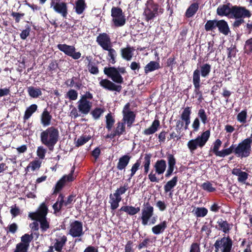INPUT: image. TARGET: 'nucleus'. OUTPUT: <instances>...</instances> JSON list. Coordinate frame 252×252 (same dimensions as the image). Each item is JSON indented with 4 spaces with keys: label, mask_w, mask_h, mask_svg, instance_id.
<instances>
[{
    "label": "nucleus",
    "mask_w": 252,
    "mask_h": 252,
    "mask_svg": "<svg viewBox=\"0 0 252 252\" xmlns=\"http://www.w3.org/2000/svg\"><path fill=\"white\" fill-rule=\"evenodd\" d=\"M104 73L112 81L108 79H102L99 82V85L106 91L120 93L122 90L121 84L124 83V78L117 68L115 67H106L104 68Z\"/></svg>",
    "instance_id": "obj_1"
},
{
    "label": "nucleus",
    "mask_w": 252,
    "mask_h": 252,
    "mask_svg": "<svg viewBox=\"0 0 252 252\" xmlns=\"http://www.w3.org/2000/svg\"><path fill=\"white\" fill-rule=\"evenodd\" d=\"M59 131L53 126L48 127L40 133V141L48 149L53 151L59 138Z\"/></svg>",
    "instance_id": "obj_2"
},
{
    "label": "nucleus",
    "mask_w": 252,
    "mask_h": 252,
    "mask_svg": "<svg viewBox=\"0 0 252 252\" xmlns=\"http://www.w3.org/2000/svg\"><path fill=\"white\" fill-rule=\"evenodd\" d=\"M162 3V0H147L144 12L146 21L153 20L158 15L163 13L164 10Z\"/></svg>",
    "instance_id": "obj_3"
},
{
    "label": "nucleus",
    "mask_w": 252,
    "mask_h": 252,
    "mask_svg": "<svg viewBox=\"0 0 252 252\" xmlns=\"http://www.w3.org/2000/svg\"><path fill=\"white\" fill-rule=\"evenodd\" d=\"M210 136V130H207L202 133L201 135L196 138L189 141L187 146L191 153H193L198 147L202 148L208 141Z\"/></svg>",
    "instance_id": "obj_4"
},
{
    "label": "nucleus",
    "mask_w": 252,
    "mask_h": 252,
    "mask_svg": "<svg viewBox=\"0 0 252 252\" xmlns=\"http://www.w3.org/2000/svg\"><path fill=\"white\" fill-rule=\"evenodd\" d=\"M93 99V95L90 92H86L84 94L82 95L77 102L79 111L83 115H87L92 106V102L90 100Z\"/></svg>",
    "instance_id": "obj_5"
},
{
    "label": "nucleus",
    "mask_w": 252,
    "mask_h": 252,
    "mask_svg": "<svg viewBox=\"0 0 252 252\" xmlns=\"http://www.w3.org/2000/svg\"><path fill=\"white\" fill-rule=\"evenodd\" d=\"M166 162L164 159H160L157 160L154 165L155 172L154 173V171L152 170L148 175L149 180L153 183H158L160 180L157 177L156 174H163L166 171Z\"/></svg>",
    "instance_id": "obj_6"
},
{
    "label": "nucleus",
    "mask_w": 252,
    "mask_h": 252,
    "mask_svg": "<svg viewBox=\"0 0 252 252\" xmlns=\"http://www.w3.org/2000/svg\"><path fill=\"white\" fill-rule=\"evenodd\" d=\"M241 6L232 5L230 2L225 4L220 5L217 9V14L220 16H237L239 13Z\"/></svg>",
    "instance_id": "obj_7"
},
{
    "label": "nucleus",
    "mask_w": 252,
    "mask_h": 252,
    "mask_svg": "<svg viewBox=\"0 0 252 252\" xmlns=\"http://www.w3.org/2000/svg\"><path fill=\"white\" fill-rule=\"evenodd\" d=\"M239 10V13L237 16L235 17L234 15L231 16V18L235 19L232 24L234 29L239 28L242 24L245 23L244 18H249L252 15L251 11L244 6H241Z\"/></svg>",
    "instance_id": "obj_8"
},
{
    "label": "nucleus",
    "mask_w": 252,
    "mask_h": 252,
    "mask_svg": "<svg viewBox=\"0 0 252 252\" xmlns=\"http://www.w3.org/2000/svg\"><path fill=\"white\" fill-rule=\"evenodd\" d=\"M111 16L113 17L112 21L115 27H122L125 24V16L121 8L113 6L111 9Z\"/></svg>",
    "instance_id": "obj_9"
},
{
    "label": "nucleus",
    "mask_w": 252,
    "mask_h": 252,
    "mask_svg": "<svg viewBox=\"0 0 252 252\" xmlns=\"http://www.w3.org/2000/svg\"><path fill=\"white\" fill-rule=\"evenodd\" d=\"M130 104L128 102L124 106L122 111L123 118L122 120L129 128L131 127L132 125L134 122L136 118L135 114L134 112L130 110Z\"/></svg>",
    "instance_id": "obj_10"
},
{
    "label": "nucleus",
    "mask_w": 252,
    "mask_h": 252,
    "mask_svg": "<svg viewBox=\"0 0 252 252\" xmlns=\"http://www.w3.org/2000/svg\"><path fill=\"white\" fill-rule=\"evenodd\" d=\"M58 49L64 53L66 55L71 57L74 60H78L81 57L80 52H76L74 46L68 45L66 44H59L57 45Z\"/></svg>",
    "instance_id": "obj_11"
},
{
    "label": "nucleus",
    "mask_w": 252,
    "mask_h": 252,
    "mask_svg": "<svg viewBox=\"0 0 252 252\" xmlns=\"http://www.w3.org/2000/svg\"><path fill=\"white\" fill-rule=\"evenodd\" d=\"M50 6L57 13L60 14L63 17L66 18L68 14L67 3L61 0L51 1Z\"/></svg>",
    "instance_id": "obj_12"
},
{
    "label": "nucleus",
    "mask_w": 252,
    "mask_h": 252,
    "mask_svg": "<svg viewBox=\"0 0 252 252\" xmlns=\"http://www.w3.org/2000/svg\"><path fill=\"white\" fill-rule=\"evenodd\" d=\"M144 207L142 209L141 220L142 224L145 226L148 223L150 219L154 215V207L149 202L144 203Z\"/></svg>",
    "instance_id": "obj_13"
},
{
    "label": "nucleus",
    "mask_w": 252,
    "mask_h": 252,
    "mask_svg": "<svg viewBox=\"0 0 252 252\" xmlns=\"http://www.w3.org/2000/svg\"><path fill=\"white\" fill-rule=\"evenodd\" d=\"M211 70V65L207 63H204L200 66L199 69L197 68L193 72L192 79L201 81L200 75L203 77H207Z\"/></svg>",
    "instance_id": "obj_14"
},
{
    "label": "nucleus",
    "mask_w": 252,
    "mask_h": 252,
    "mask_svg": "<svg viewBox=\"0 0 252 252\" xmlns=\"http://www.w3.org/2000/svg\"><path fill=\"white\" fill-rule=\"evenodd\" d=\"M68 234L72 237H79L83 235V223L75 220L70 224Z\"/></svg>",
    "instance_id": "obj_15"
},
{
    "label": "nucleus",
    "mask_w": 252,
    "mask_h": 252,
    "mask_svg": "<svg viewBox=\"0 0 252 252\" xmlns=\"http://www.w3.org/2000/svg\"><path fill=\"white\" fill-rule=\"evenodd\" d=\"M74 169L72 170L70 173L68 175L63 176L56 183L53 194H57L59 192L64 186L66 182H72L74 180L73 176Z\"/></svg>",
    "instance_id": "obj_16"
},
{
    "label": "nucleus",
    "mask_w": 252,
    "mask_h": 252,
    "mask_svg": "<svg viewBox=\"0 0 252 252\" xmlns=\"http://www.w3.org/2000/svg\"><path fill=\"white\" fill-rule=\"evenodd\" d=\"M67 241V237L63 233H57L54 240V247L57 252H62V250L65 246Z\"/></svg>",
    "instance_id": "obj_17"
},
{
    "label": "nucleus",
    "mask_w": 252,
    "mask_h": 252,
    "mask_svg": "<svg viewBox=\"0 0 252 252\" xmlns=\"http://www.w3.org/2000/svg\"><path fill=\"white\" fill-rule=\"evenodd\" d=\"M48 209L45 202L42 203L35 212L30 213L29 217L32 220L38 219H44L46 218Z\"/></svg>",
    "instance_id": "obj_18"
},
{
    "label": "nucleus",
    "mask_w": 252,
    "mask_h": 252,
    "mask_svg": "<svg viewBox=\"0 0 252 252\" xmlns=\"http://www.w3.org/2000/svg\"><path fill=\"white\" fill-rule=\"evenodd\" d=\"M166 158L168 167L165 174V177L169 178L173 174L174 170L176 168V159L173 154L169 153H166Z\"/></svg>",
    "instance_id": "obj_19"
},
{
    "label": "nucleus",
    "mask_w": 252,
    "mask_h": 252,
    "mask_svg": "<svg viewBox=\"0 0 252 252\" xmlns=\"http://www.w3.org/2000/svg\"><path fill=\"white\" fill-rule=\"evenodd\" d=\"M96 41L103 50L112 46L110 37L105 32L99 34L96 37Z\"/></svg>",
    "instance_id": "obj_20"
},
{
    "label": "nucleus",
    "mask_w": 252,
    "mask_h": 252,
    "mask_svg": "<svg viewBox=\"0 0 252 252\" xmlns=\"http://www.w3.org/2000/svg\"><path fill=\"white\" fill-rule=\"evenodd\" d=\"M228 243L229 244H231V249H232L233 242L232 240L230 238V237L228 236L227 237H223V238H221L220 239H218L216 240L215 242L214 246L215 248V252H219V249L221 247H223V250H224V244Z\"/></svg>",
    "instance_id": "obj_21"
},
{
    "label": "nucleus",
    "mask_w": 252,
    "mask_h": 252,
    "mask_svg": "<svg viewBox=\"0 0 252 252\" xmlns=\"http://www.w3.org/2000/svg\"><path fill=\"white\" fill-rule=\"evenodd\" d=\"M218 225L216 226V228L219 230H221L224 233H228L231 229L232 224L229 223L226 220L222 219H220L217 221Z\"/></svg>",
    "instance_id": "obj_22"
},
{
    "label": "nucleus",
    "mask_w": 252,
    "mask_h": 252,
    "mask_svg": "<svg viewBox=\"0 0 252 252\" xmlns=\"http://www.w3.org/2000/svg\"><path fill=\"white\" fill-rule=\"evenodd\" d=\"M135 49L133 47H131L129 45H127L125 48L121 49V55L122 57L126 61H130L131 60L133 55V52Z\"/></svg>",
    "instance_id": "obj_23"
},
{
    "label": "nucleus",
    "mask_w": 252,
    "mask_h": 252,
    "mask_svg": "<svg viewBox=\"0 0 252 252\" xmlns=\"http://www.w3.org/2000/svg\"><path fill=\"white\" fill-rule=\"evenodd\" d=\"M217 27L219 32L225 35H227L230 32V29L227 22L224 20L217 21Z\"/></svg>",
    "instance_id": "obj_24"
},
{
    "label": "nucleus",
    "mask_w": 252,
    "mask_h": 252,
    "mask_svg": "<svg viewBox=\"0 0 252 252\" xmlns=\"http://www.w3.org/2000/svg\"><path fill=\"white\" fill-rule=\"evenodd\" d=\"M64 195L60 193L57 199L56 202L53 205L54 213L57 214L61 212L63 206H64Z\"/></svg>",
    "instance_id": "obj_25"
},
{
    "label": "nucleus",
    "mask_w": 252,
    "mask_h": 252,
    "mask_svg": "<svg viewBox=\"0 0 252 252\" xmlns=\"http://www.w3.org/2000/svg\"><path fill=\"white\" fill-rule=\"evenodd\" d=\"M52 119V116L50 114V112L46 108L44 109L41 115L40 121L41 124L44 126H49L51 124Z\"/></svg>",
    "instance_id": "obj_26"
},
{
    "label": "nucleus",
    "mask_w": 252,
    "mask_h": 252,
    "mask_svg": "<svg viewBox=\"0 0 252 252\" xmlns=\"http://www.w3.org/2000/svg\"><path fill=\"white\" fill-rule=\"evenodd\" d=\"M130 158L131 157L128 155H125L120 158L117 165V169L120 170L125 169L128 164Z\"/></svg>",
    "instance_id": "obj_27"
},
{
    "label": "nucleus",
    "mask_w": 252,
    "mask_h": 252,
    "mask_svg": "<svg viewBox=\"0 0 252 252\" xmlns=\"http://www.w3.org/2000/svg\"><path fill=\"white\" fill-rule=\"evenodd\" d=\"M191 114V107L187 106L184 108L181 114V119L185 124L189 125L190 123V115Z\"/></svg>",
    "instance_id": "obj_28"
},
{
    "label": "nucleus",
    "mask_w": 252,
    "mask_h": 252,
    "mask_svg": "<svg viewBox=\"0 0 252 252\" xmlns=\"http://www.w3.org/2000/svg\"><path fill=\"white\" fill-rule=\"evenodd\" d=\"M140 210L139 207H135L132 206H123L118 212H124L129 216H133L138 213Z\"/></svg>",
    "instance_id": "obj_29"
},
{
    "label": "nucleus",
    "mask_w": 252,
    "mask_h": 252,
    "mask_svg": "<svg viewBox=\"0 0 252 252\" xmlns=\"http://www.w3.org/2000/svg\"><path fill=\"white\" fill-rule=\"evenodd\" d=\"M159 125V121L158 120H155L151 126L143 131V134L145 135H149L155 133L158 130Z\"/></svg>",
    "instance_id": "obj_30"
},
{
    "label": "nucleus",
    "mask_w": 252,
    "mask_h": 252,
    "mask_svg": "<svg viewBox=\"0 0 252 252\" xmlns=\"http://www.w3.org/2000/svg\"><path fill=\"white\" fill-rule=\"evenodd\" d=\"M141 155L142 157L144 156L143 161L142 162L143 166L144 167V173L145 174H147L150 170L152 155L151 153H146L144 155Z\"/></svg>",
    "instance_id": "obj_31"
},
{
    "label": "nucleus",
    "mask_w": 252,
    "mask_h": 252,
    "mask_svg": "<svg viewBox=\"0 0 252 252\" xmlns=\"http://www.w3.org/2000/svg\"><path fill=\"white\" fill-rule=\"evenodd\" d=\"M178 177L177 176H174L170 180L168 181L164 186L165 193L171 191L177 184Z\"/></svg>",
    "instance_id": "obj_32"
},
{
    "label": "nucleus",
    "mask_w": 252,
    "mask_h": 252,
    "mask_svg": "<svg viewBox=\"0 0 252 252\" xmlns=\"http://www.w3.org/2000/svg\"><path fill=\"white\" fill-rule=\"evenodd\" d=\"M167 227V222L165 220L153 226L152 231L154 234L158 235L163 233Z\"/></svg>",
    "instance_id": "obj_33"
},
{
    "label": "nucleus",
    "mask_w": 252,
    "mask_h": 252,
    "mask_svg": "<svg viewBox=\"0 0 252 252\" xmlns=\"http://www.w3.org/2000/svg\"><path fill=\"white\" fill-rule=\"evenodd\" d=\"M199 8V4L197 2L191 4L187 9L185 13V16L187 18L192 17L197 11Z\"/></svg>",
    "instance_id": "obj_34"
},
{
    "label": "nucleus",
    "mask_w": 252,
    "mask_h": 252,
    "mask_svg": "<svg viewBox=\"0 0 252 252\" xmlns=\"http://www.w3.org/2000/svg\"><path fill=\"white\" fill-rule=\"evenodd\" d=\"M27 92L29 95L32 98H37L42 94L40 88H35L32 86L28 87Z\"/></svg>",
    "instance_id": "obj_35"
},
{
    "label": "nucleus",
    "mask_w": 252,
    "mask_h": 252,
    "mask_svg": "<svg viewBox=\"0 0 252 252\" xmlns=\"http://www.w3.org/2000/svg\"><path fill=\"white\" fill-rule=\"evenodd\" d=\"M87 7L84 0H77L75 2V12L77 14H81Z\"/></svg>",
    "instance_id": "obj_36"
},
{
    "label": "nucleus",
    "mask_w": 252,
    "mask_h": 252,
    "mask_svg": "<svg viewBox=\"0 0 252 252\" xmlns=\"http://www.w3.org/2000/svg\"><path fill=\"white\" fill-rule=\"evenodd\" d=\"M104 50L108 51V55L107 57V60L112 64H114L116 62V58L117 56V52L116 50L112 48V46Z\"/></svg>",
    "instance_id": "obj_37"
},
{
    "label": "nucleus",
    "mask_w": 252,
    "mask_h": 252,
    "mask_svg": "<svg viewBox=\"0 0 252 252\" xmlns=\"http://www.w3.org/2000/svg\"><path fill=\"white\" fill-rule=\"evenodd\" d=\"M160 68L159 63L155 61H151L144 67V71L146 74L149 72L153 71Z\"/></svg>",
    "instance_id": "obj_38"
},
{
    "label": "nucleus",
    "mask_w": 252,
    "mask_h": 252,
    "mask_svg": "<svg viewBox=\"0 0 252 252\" xmlns=\"http://www.w3.org/2000/svg\"><path fill=\"white\" fill-rule=\"evenodd\" d=\"M142 159V156L141 155L140 157L138 159H137L136 162L132 165L131 168L130 169V174L128 175L129 180H130L132 178V177L134 176L136 172L139 169L141 165Z\"/></svg>",
    "instance_id": "obj_39"
},
{
    "label": "nucleus",
    "mask_w": 252,
    "mask_h": 252,
    "mask_svg": "<svg viewBox=\"0 0 252 252\" xmlns=\"http://www.w3.org/2000/svg\"><path fill=\"white\" fill-rule=\"evenodd\" d=\"M37 109V106L35 104H32L28 107L26 109L24 115L23 119L24 121L28 120L32 116V114L36 111Z\"/></svg>",
    "instance_id": "obj_40"
},
{
    "label": "nucleus",
    "mask_w": 252,
    "mask_h": 252,
    "mask_svg": "<svg viewBox=\"0 0 252 252\" xmlns=\"http://www.w3.org/2000/svg\"><path fill=\"white\" fill-rule=\"evenodd\" d=\"M110 208L112 210H116L119 206V203L122 199L117 197H114L113 195L110 194Z\"/></svg>",
    "instance_id": "obj_41"
},
{
    "label": "nucleus",
    "mask_w": 252,
    "mask_h": 252,
    "mask_svg": "<svg viewBox=\"0 0 252 252\" xmlns=\"http://www.w3.org/2000/svg\"><path fill=\"white\" fill-rule=\"evenodd\" d=\"M217 20H208L205 26L204 29L206 32H212L217 28Z\"/></svg>",
    "instance_id": "obj_42"
},
{
    "label": "nucleus",
    "mask_w": 252,
    "mask_h": 252,
    "mask_svg": "<svg viewBox=\"0 0 252 252\" xmlns=\"http://www.w3.org/2000/svg\"><path fill=\"white\" fill-rule=\"evenodd\" d=\"M106 118V127L108 131L111 130L115 122V119L112 116V114L109 113L105 116Z\"/></svg>",
    "instance_id": "obj_43"
},
{
    "label": "nucleus",
    "mask_w": 252,
    "mask_h": 252,
    "mask_svg": "<svg viewBox=\"0 0 252 252\" xmlns=\"http://www.w3.org/2000/svg\"><path fill=\"white\" fill-rule=\"evenodd\" d=\"M126 124L123 122H119L117 124V126L114 130L118 136L126 133Z\"/></svg>",
    "instance_id": "obj_44"
},
{
    "label": "nucleus",
    "mask_w": 252,
    "mask_h": 252,
    "mask_svg": "<svg viewBox=\"0 0 252 252\" xmlns=\"http://www.w3.org/2000/svg\"><path fill=\"white\" fill-rule=\"evenodd\" d=\"M127 189L128 184L126 183L124 186H121L116 189L115 192L113 194V196L122 199L121 195L124 194Z\"/></svg>",
    "instance_id": "obj_45"
},
{
    "label": "nucleus",
    "mask_w": 252,
    "mask_h": 252,
    "mask_svg": "<svg viewBox=\"0 0 252 252\" xmlns=\"http://www.w3.org/2000/svg\"><path fill=\"white\" fill-rule=\"evenodd\" d=\"M34 220L39 221L40 224V228L43 232L46 231L50 227L49 223L47 220V218L38 219L33 220Z\"/></svg>",
    "instance_id": "obj_46"
},
{
    "label": "nucleus",
    "mask_w": 252,
    "mask_h": 252,
    "mask_svg": "<svg viewBox=\"0 0 252 252\" xmlns=\"http://www.w3.org/2000/svg\"><path fill=\"white\" fill-rule=\"evenodd\" d=\"M33 238L32 233L31 234H25L21 237V242H20V243H23L24 245L29 247L30 243L32 240Z\"/></svg>",
    "instance_id": "obj_47"
},
{
    "label": "nucleus",
    "mask_w": 252,
    "mask_h": 252,
    "mask_svg": "<svg viewBox=\"0 0 252 252\" xmlns=\"http://www.w3.org/2000/svg\"><path fill=\"white\" fill-rule=\"evenodd\" d=\"M104 112V109L101 108L96 107L91 112V114L95 120L98 119Z\"/></svg>",
    "instance_id": "obj_48"
},
{
    "label": "nucleus",
    "mask_w": 252,
    "mask_h": 252,
    "mask_svg": "<svg viewBox=\"0 0 252 252\" xmlns=\"http://www.w3.org/2000/svg\"><path fill=\"white\" fill-rule=\"evenodd\" d=\"M198 117L200 119L202 123L204 125H205L209 122L207 115L204 109L201 108L198 110Z\"/></svg>",
    "instance_id": "obj_49"
},
{
    "label": "nucleus",
    "mask_w": 252,
    "mask_h": 252,
    "mask_svg": "<svg viewBox=\"0 0 252 252\" xmlns=\"http://www.w3.org/2000/svg\"><path fill=\"white\" fill-rule=\"evenodd\" d=\"M200 81L192 79V83L194 87V93L196 97H197V95L202 94V91L200 90Z\"/></svg>",
    "instance_id": "obj_50"
},
{
    "label": "nucleus",
    "mask_w": 252,
    "mask_h": 252,
    "mask_svg": "<svg viewBox=\"0 0 252 252\" xmlns=\"http://www.w3.org/2000/svg\"><path fill=\"white\" fill-rule=\"evenodd\" d=\"M247 109L241 111L237 116V120L238 122L245 124L247 122Z\"/></svg>",
    "instance_id": "obj_51"
},
{
    "label": "nucleus",
    "mask_w": 252,
    "mask_h": 252,
    "mask_svg": "<svg viewBox=\"0 0 252 252\" xmlns=\"http://www.w3.org/2000/svg\"><path fill=\"white\" fill-rule=\"evenodd\" d=\"M201 188L209 192H212L216 190V188L213 187V184L209 181H206L203 183L201 186Z\"/></svg>",
    "instance_id": "obj_52"
},
{
    "label": "nucleus",
    "mask_w": 252,
    "mask_h": 252,
    "mask_svg": "<svg viewBox=\"0 0 252 252\" xmlns=\"http://www.w3.org/2000/svg\"><path fill=\"white\" fill-rule=\"evenodd\" d=\"M245 50V52L247 55H252V37L246 40Z\"/></svg>",
    "instance_id": "obj_53"
},
{
    "label": "nucleus",
    "mask_w": 252,
    "mask_h": 252,
    "mask_svg": "<svg viewBox=\"0 0 252 252\" xmlns=\"http://www.w3.org/2000/svg\"><path fill=\"white\" fill-rule=\"evenodd\" d=\"M76 196L75 194H71L68 195L65 200H64V206L67 208H70L72 205L75 201L74 199Z\"/></svg>",
    "instance_id": "obj_54"
},
{
    "label": "nucleus",
    "mask_w": 252,
    "mask_h": 252,
    "mask_svg": "<svg viewBox=\"0 0 252 252\" xmlns=\"http://www.w3.org/2000/svg\"><path fill=\"white\" fill-rule=\"evenodd\" d=\"M214 146L212 149L213 153L216 156L218 155L220 151L219 149L222 144V142L220 139H217L214 143Z\"/></svg>",
    "instance_id": "obj_55"
},
{
    "label": "nucleus",
    "mask_w": 252,
    "mask_h": 252,
    "mask_svg": "<svg viewBox=\"0 0 252 252\" xmlns=\"http://www.w3.org/2000/svg\"><path fill=\"white\" fill-rule=\"evenodd\" d=\"M208 213V210L204 207H198L195 211V215L197 217H204Z\"/></svg>",
    "instance_id": "obj_56"
},
{
    "label": "nucleus",
    "mask_w": 252,
    "mask_h": 252,
    "mask_svg": "<svg viewBox=\"0 0 252 252\" xmlns=\"http://www.w3.org/2000/svg\"><path fill=\"white\" fill-rule=\"evenodd\" d=\"M89 71L92 74H97L99 72L98 68L94 63L90 61L87 65Z\"/></svg>",
    "instance_id": "obj_57"
},
{
    "label": "nucleus",
    "mask_w": 252,
    "mask_h": 252,
    "mask_svg": "<svg viewBox=\"0 0 252 252\" xmlns=\"http://www.w3.org/2000/svg\"><path fill=\"white\" fill-rule=\"evenodd\" d=\"M90 139V137L82 136L79 138L76 142V146L80 147L86 143Z\"/></svg>",
    "instance_id": "obj_58"
},
{
    "label": "nucleus",
    "mask_w": 252,
    "mask_h": 252,
    "mask_svg": "<svg viewBox=\"0 0 252 252\" xmlns=\"http://www.w3.org/2000/svg\"><path fill=\"white\" fill-rule=\"evenodd\" d=\"M29 247L23 243H18L16 245V249L14 252H28Z\"/></svg>",
    "instance_id": "obj_59"
},
{
    "label": "nucleus",
    "mask_w": 252,
    "mask_h": 252,
    "mask_svg": "<svg viewBox=\"0 0 252 252\" xmlns=\"http://www.w3.org/2000/svg\"><path fill=\"white\" fill-rule=\"evenodd\" d=\"M67 97L71 100H75L77 98L78 93L76 91L70 89L66 94Z\"/></svg>",
    "instance_id": "obj_60"
},
{
    "label": "nucleus",
    "mask_w": 252,
    "mask_h": 252,
    "mask_svg": "<svg viewBox=\"0 0 252 252\" xmlns=\"http://www.w3.org/2000/svg\"><path fill=\"white\" fill-rule=\"evenodd\" d=\"M31 27L27 25L26 29L22 31L20 34V38L23 40H25L30 35Z\"/></svg>",
    "instance_id": "obj_61"
},
{
    "label": "nucleus",
    "mask_w": 252,
    "mask_h": 252,
    "mask_svg": "<svg viewBox=\"0 0 252 252\" xmlns=\"http://www.w3.org/2000/svg\"><path fill=\"white\" fill-rule=\"evenodd\" d=\"M37 155L40 159H43L46 153V150L43 146H39L37 149Z\"/></svg>",
    "instance_id": "obj_62"
},
{
    "label": "nucleus",
    "mask_w": 252,
    "mask_h": 252,
    "mask_svg": "<svg viewBox=\"0 0 252 252\" xmlns=\"http://www.w3.org/2000/svg\"><path fill=\"white\" fill-rule=\"evenodd\" d=\"M249 174L245 171H242L241 173L238 176V181L239 182L245 184L246 180L248 178Z\"/></svg>",
    "instance_id": "obj_63"
},
{
    "label": "nucleus",
    "mask_w": 252,
    "mask_h": 252,
    "mask_svg": "<svg viewBox=\"0 0 252 252\" xmlns=\"http://www.w3.org/2000/svg\"><path fill=\"white\" fill-rule=\"evenodd\" d=\"M150 242H151L150 239L146 238L138 244L137 246L138 249L140 250L143 248H147Z\"/></svg>",
    "instance_id": "obj_64"
}]
</instances>
